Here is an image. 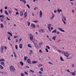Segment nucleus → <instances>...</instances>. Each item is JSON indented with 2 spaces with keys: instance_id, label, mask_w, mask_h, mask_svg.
<instances>
[{
  "instance_id": "nucleus-22",
  "label": "nucleus",
  "mask_w": 76,
  "mask_h": 76,
  "mask_svg": "<svg viewBox=\"0 0 76 76\" xmlns=\"http://www.w3.org/2000/svg\"><path fill=\"white\" fill-rule=\"evenodd\" d=\"M51 26V24H49L48 25V28H50Z\"/></svg>"
},
{
  "instance_id": "nucleus-20",
  "label": "nucleus",
  "mask_w": 76,
  "mask_h": 76,
  "mask_svg": "<svg viewBox=\"0 0 76 76\" xmlns=\"http://www.w3.org/2000/svg\"><path fill=\"white\" fill-rule=\"evenodd\" d=\"M56 37H52L54 41H56Z\"/></svg>"
},
{
  "instance_id": "nucleus-58",
  "label": "nucleus",
  "mask_w": 76,
  "mask_h": 76,
  "mask_svg": "<svg viewBox=\"0 0 76 76\" xmlns=\"http://www.w3.org/2000/svg\"><path fill=\"white\" fill-rule=\"evenodd\" d=\"M22 39H20L19 40V42H20L22 41Z\"/></svg>"
},
{
  "instance_id": "nucleus-45",
  "label": "nucleus",
  "mask_w": 76,
  "mask_h": 76,
  "mask_svg": "<svg viewBox=\"0 0 76 76\" xmlns=\"http://www.w3.org/2000/svg\"><path fill=\"white\" fill-rule=\"evenodd\" d=\"M48 63L49 64H51L52 65H53V63H51V62H48Z\"/></svg>"
},
{
  "instance_id": "nucleus-11",
  "label": "nucleus",
  "mask_w": 76,
  "mask_h": 76,
  "mask_svg": "<svg viewBox=\"0 0 76 76\" xmlns=\"http://www.w3.org/2000/svg\"><path fill=\"white\" fill-rule=\"evenodd\" d=\"M26 16H27V12H26L24 14V18H26Z\"/></svg>"
},
{
  "instance_id": "nucleus-37",
  "label": "nucleus",
  "mask_w": 76,
  "mask_h": 76,
  "mask_svg": "<svg viewBox=\"0 0 76 76\" xmlns=\"http://www.w3.org/2000/svg\"><path fill=\"white\" fill-rule=\"evenodd\" d=\"M15 48L16 50H18V45H15Z\"/></svg>"
},
{
  "instance_id": "nucleus-2",
  "label": "nucleus",
  "mask_w": 76,
  "mask_h": 76,
  "mask_svg": "<svg viewBox=\"0 0 76 76\" xmlns=\"http://www.w3.org/2000/svg\"><path fill=\"white\" fill-rule=\"evenodd\" d=\"M1 53H2L3 52L4 50V46H2L1 48Z\"/></svg>"
},
{
  "instance_id": "nucleus-47",
  "label": "nucleus",
  "mask_w": 76,
  "mask_h": 76,
  "mask_svg": "<svg viewBox=\"0 0 76 76\" xmlns=\"http://www.w3.org/2000/svg\"><path fill=\"white\" fill-rule=\"evenodd\" d=\"M46 47H47L48 48V49H50V48L48 46H47Z\"/></svg>"
},
{
  "instance_id": "nucleus-30",
  "label": "nucleus",
  "mask_w": 76,
  "mask_h": 76,
  "mask_svg": "<svg viewBox=\"0 0 76 76\" xmlns=\"http://www.w3.org/2000/svg\"><path fill=\"white\" fill-rule=\"evenodd\" d=\"M26 6L27 7H28V9L30 8V7L29 6V5H28V4H27L26 5Z\"/></svg>"
},
{
  "instance_id": "nucleus-9",
  "label": "nucleus",
  "mask_w": 76,
  "mask_h": 76,
  "mask_svg": "<svg viewBox=\"0 0 76 76\" xmlns=\"http://www.w3.org/2000/svg\"><path fill=\"white\" fill-rule=\"evenodd\" d=\"M42 11H40L39 16L40 18L42 17Z\"/></svg>"
},
{
  "instance_id": "nucleus-26",
  "label": "nucleus",
  "mask_w": 76,
  "mask_h": 76,
  "mask_svg": "<svg viewBox=\"0 0 76 76\" xmlns=\"http://www.w3.org/2000/svg\"><path fill=\"white\" fill-rule=\"evenodd\" d=\"M63 18L64 20H66V17L63 16Z\"/></svg>"
},
{
  "instance_id": "nucleus-15",
  "label": "nucleus",
  "mask_w": 76,
  "mask_h": 76,
  "mask_svg": "<svg viewBox=\"0 0 76 76\" xmlns=\"http://www.w3.org/2000/svg\"><path fill=\"white\" fill-rule=\"evenodd\" d=\"M57 12H58V13H60V12H62V10H61V9H60V10H57Z\"/></svg>"
},
{
  "instance_id": "nucleus-34",
  "label": "nucleus",
  "mask_w": 76,
  "mask_h": 76,
  "mask_svg": "<svg viewBox=\"0 0 76 76\" xmlns=\"http://www.w3.org/2000/svg\"><path fill=\"white\" fill-rule=\"evenodd\" d=\"M6 19L7 20H10V19L8 17H6Z\"/></svg>"
},
{
  "instance_id": "nucleus-10",
  "label": "nucleus",
  "mask_w": 76,
  "mask_h": 76,
  "mask_svg": "<svg viewBox=\"0 0 76 76\" xmlns=\"http://www.w3.org/2000/svg\"><path fill=\"white\" fill-rule=\"evenodd\" d=\"M75 72L76 71H75L74 72H71L70 73V74H71V75H72L73 76H75Z\"/></svg>"
},
{
  "instance_id": "nucleus-61",
  "label": "nucleus",
  "mask_w": 76,
  "mask_h": 76,
  "mask_svg": "<svg viewBox=\"0 0 76 76\" xmlns=\"http://www.w3.org/2000/svg\"><path fill=\"white\" fill-rule=\"evenodd\" d=\"M67 71L69 73H70V71H69V69L67 70Z\"/></svg>"
},
{
  "instance_id": "nucleus-4",
  "label": "nucleus",
  "mask_w": 76,
  "mask_h": 76,
  "mask_svg": "<svg viewBox=\"0 0 76 76\" xmlns=\"http://www.w3.org/2000/svg\"><path fill=\"white\" fill-rule=\"evenodd\" d=\"M31 26L32 28H35V25L34 24H31Z\"/></svg>"
},
{
  "instance_id": "nucleus-60",
  "label": "nucleus",
  "mask_w": 76,
  "mask_h": 76,
  "mask_svg": "<svg viewBox=\"0 0 76 76\" xmlns=\"http://www.w3.org/2000/svg\"><path fill=\"white\" fill-rule=\"evenodd\" d=\"M48 28L49 29V30L50 32H51V29H50V28Z\"/></svg>"
},
{
  "instance_id": "nucleus-64",
  "label": "nucleus",
  "mask_w": 76,
  "mask_h": 76,
  "mask_svg": "<svg viewBox=\"0 0 76 76\" xmlns=\"http://www.w3.org/2000/svg\"><path fill=\"white\" fill-rule=\"evenodd\" d=\"M4 48L5 50H7V48L6 46H4Z\"/></svg>"
},
{
  "instance_id": "nucleus-48",
  "label": "nucleus",
  "mask_w": 76,
  "mask_h": 76,
  "mask_svg": "<svg viewBox=\"0 0 76 76\" xmlns=\"http://www.w3.org/2000/svg\"><path fill=\"white\" fill-rule=\"evenodd\" d=\"M24 75H25V74H23L22 73H21V76H24Z\"/></svg>"
},
{
  "instance_id": "nucleus-18",
  "label": "nucleus",
  "mask_w": 76,
  "mask_h": 76,
  "mask_svg": "<svg viewBox=\"0 0 76 76\" xmlns=\"http://www.w3.org/2000/svg\"><path fill=\"white\" fill-rule=\"evenodd\" d=\"M20 64L22 66H23V64H24L23 63L22 61H20Z\"/></svg>"
},
{
  "instance_id": "nucleus-49",
  "label": "nucleus",
  "mask_w": 76,
  "mask_h": 76,
  "mask_svg": "<svg viewBox=\"0 0 76 76\" xmlns=\"http://www.w3.org/2000/svg\"><path fill=\"white\" fill-rule=\"evenodd\" d=\"M30 24H31V23H30V22H28V26H30Z\"/></svg>"
},
{
  "instance_id": "nucleus-32",
  "label": "nucleus",
  "mask_w": 76,
  "mask_h": 76,
  "mask_svg": "<svg viewBox=\"0 0 76 76\" xmlns=\"http://www.w3.org/2000/svg\"><path fill=\"white\" fill-rule=\"evenodd\" d=\"M60 59H61V61H64V60L63 58H62V57H61V56L60 57Z\"/></svg>"
},
{
  "instance_id": "nucleus-5",
  "label": "nucleus",
  "mask_w": 76,
  "mask_h": 76,
  "mask_svg": "<svg viewBox=\"0 0 76 76\" xmlns=\"http://www.w3.org/2000/svg\"><path fill=\"white\" fill-rule=\"evenodd\" d=\"M27 62L29 63V64H31V61L29 58L27 59Z\"/></svg>"
},
{
  "instance_id": "nucleus-40",
  "label": "nucleus",
  "mask_w": 76,
  "mask_h": 76,
  "mask_svg": "<svg viewBox=\"0 0 76 76\" xmlns=\"http://www.w3.org/2000/svg\"><path fill=\"white\" fill-rule=\"evenodd\" d=\"M28 47H30V48H32V46H31V45H29V44H28Z\"/></svg>"
},
{
  "instance_id": "nucleus-31",
  "label": "nucleus",
  "mask_w": 76,
  "mask_h": 76,
  "mask_svg": "<svg viewBox=\"0 0 76 76\" xmlns=\"http://www.w3.org/2000/svg\"><path fill=\"white\" fill-rule=\"evenodd\" d=\"M8 40H11V39H10V36H9L8 37Z\"/></svg>"
},
{
  "instance_id": "nucleus-56",
  "label": "nucleus",
  "mask_w": 76,
  "mask_h": 76,
  "mask_svg": "<svg viewBox=\"0 0 76 76\" xmlns=\"http://www.w3.org/2000/svg\"><path fill=\"white\" fill-rule=\"evenodd\" d=\"M11 11H10V10H9V14H11Z\"/></svg>"
},
{
  "instance_id": "nucleus-6",
  "label": "nucleus",
  "mask_w": 76,
  "mask_h": 76,
  "mask_svg": "<svg viewBox=\"0 0 76 76\" xmlns=\"http://www.w3.org/2000/svg\"><path fill=\"white\" fill-rule=\"evenodd\" d=\"M64 55V56H66L67 58V57L69 56V54H68V53H65Z\"/></svg>"
},
{
  "instance_id": "nucleus-13",
  "label": "nucleus",
  "mask_w": 76,
  "mask_h": 76,
  "mask_svg": "<svg viewBox=\"0 0 76 76\" xmlns=\"http://www.w3.org/2000/svg\"><path fill=\"white\" fill-rule=\"evenodd\" d=\"M56 32H57V29H55V30H53L52 31V33H56Z\"/></svg>"
},
{
  "instance_id": "nucleus-17",
  "label": "nucleus",
  "mask_w": 76,
  "mask_h": 76,
  "mask_svg": "<svg viewBox=\"0 0 76 76\" xmlns=\"http://www.w3.org/2000/svg\"><path fill=\"white\" fill-rule=\"evenodd\" d=\"M5 13L7 15H9V13L7 12V10H6L5 11Z\"/></svg>"
},
{
  "instance_id": "nucleus-29",
  "label": "nucleus",
  "mask_w": 76,
  "mask_h": 76,
  "mask_svg": "<svg viewBox=\"0 0 76 76\" xmlns=\"http://www.w3.org/2000/svg\"><path fill=\"white\" fill-rule=\"evenodd\" d=\"M22 2H23V3H24V4H25V3H26V1H25V0H22Z\"/></svg>"
},
{
  "instance_id": "nucleus-35",
  "label": "nucleus",
  "mask_w": 76,
  "mask_h": 76,
  "mask_svg": "<svg viewBox=\"0 0 76 76\" xmlns=\"http://www.w3.org/2000/svg\"><path fill=\"white\" fill-rule=\"evenodd\" d=\"M38 22V20H36L35 21H33V22H34L35 23H37V22Z\"/></svg>"
},
{
  "instance_id": "nucleus-8",
  "label": "nucleus",
  "mask_w": 76,
  "mask_h": 76,
  "mask_svg": "<svg viewBox=\"0 0 76 76\" xmlns=\"http://www.w3.org/2000/svg\"><path fill=\"white\" fill-rule=\"evenodd\" d=\"M39 32H40V33L44 32V30L43 29H40L39 30Z\"/></svg>"
},
{
  "instance_id": "nucleus-53",
  "label": "nucleus",
  "mask_w": 76,
  "mask_h": 76,
  "mask_svg": "<svg viewBox=\"0 0 76 76\" xmlns=\"http://www.w3.org/2000/svg\"><path fill=\"white\" fill-rule=\"evenodd\" d=\"M60 34L59 31H57L56 32V34Z\"/></svg>"
},
{
  "instance_id": "nucleus-33",
  "label": "nucleus",
  "mask_w": 76,
  "mask_h": 76,
  "mask_svg": "<svg viewBox=\"0 0 76 76\" xmlns=\"http://www.w3.org/2000/svg\"><path fill=\"white\" fill-rule=\"evenodd\" d=\"M24 59L25 60H26V59H27V58H28V57L25 56L24 57Z\"/></svg>"
},
{
  "instance_id": "nucleus-36",
  "label": "nucleus",
  "mask_w": 76,
  "mask_h": 76,
  "mask_svg": "<svg viewBox=\"0 0 76 76\" xmlns=\"http://www.w3.org/2000/svg\"><path fill=\"white\" fill-rule=\"evenodd\" d=\"M62 21L64 22V24H66V22H65V21H64V20L63 19H62Z\"/></svg>"
},
{
  "instance_id": "nucleus-55",
  "label": "nucleus",
  "mask_w": 76,
  "mask_h": 76,
  "mask_svg": "<svg viewBox=\"0 0 76 76\" xmlns=\"http://www.w3.org/2000/svg\"><path fill=\"white\" fill-rule=\"evenodd\" d=\"M39 73L40 74H42V72H41V71H39Z\"/></svg>"
},
{
  "instance_id": "nucleus-63",
  "label": "nucleus",
  "mask_w": 76,
  "mask_h": 76,
  "mask_svg": "<svg viewBox=\"0 0 76 76\" xmlns=\"http://www.w3.org/2000/svg\"><path fill=\"white\" fill-rule=\"evenodd\" d=\"M5 9L6 10V9H7V7L6 6L5 7Z\"/></svg>"
},
{
  "instance_id": "nucleus-7",
  "label": "nucleus",
  "mask_w": 76,
  "mask_h": 76,
  "mask_svg": "<svg viewBox=\"0 0 76 76\" xmlns=\"http://www.w3.org/2000/svg\"><path fill=\"white\" fill-rule=\"evenodd\" d=\"M72 58V56L71 55H70L69 54V56H68V57H67V59H70V58Z\"/></svg>"
},
{
  "instance_id": "nucleus-52",
  "label": "nucleus",
  "mask_w": 76,
  "mask_h": 76,
  "mask_svg": "<svg viewBox=\"0 0 76 76\" xmlns=\"http://www.w3.org/2000/svg\"><path fill=\"white\" fill-rule=\"evenodd\" d=\"M4 16V15H0V18H3V17Z\"/></svg>"
},
{
  "instance_id": "nucleus-54",
  "label": "nucleus",
  "mask_w": 76,
  "mask_h": 76,
  "mask_svg": "<svg viewBox=\"0 0 76 76\" xmlns=\"http://www.w3.org/2000/svg\"><path fill=\"white\" fill-rule=\"evenodd\" d=\"M43 44V43L42 42V43H39V45H42V44Z\"/></svg>"
},
{
  "instance_id": "nucleus-42",
  "label": "nucleus",
  "mask_w": 76,
  "mask_h": 76,
  "mask_svg": "<svg viewBox=\"0 0 76 76\" xmlns=\"http://www.w3.org/2000/svg\"><path fill=\"white\" fill-rule=\"evenodd\" d=\"M45 50L47 53H48V49H47V48H46Z\"/></svg>"
},
{
  "instance_id": "nucleus-21",
  "label": "nucleus",
  "mask_w": 76,
  "mask_h": 76,
  "mask_svg": "<svg viewBox=\"0 0 76 76\" xmlns=\"http://www.w3.org/2000/svg\"><path fill=\"white\" fill-rule=\"evenodd\" d=\"M20 15L21 16H23V12L22 11L20 12Z\"/></svg>"
},
{
  "instance_id": "nucleus-27",
  "label": "nucleus",
  "mask_w": 76,
  "mask_h": 76,
  "mask_svg": "<svg viewBox=\"0 0 76 76\" xmlns=\"http://www.w3.org/2000/svg\"><path fill=\"white\" fill-rule=\"evenodd\" d=\"M0 25H1V28H3V23H1L0 24Z\"/></svg>"
},
{
  "instance_id": "nucleus-38",
  "label": "nucleus",
  "mask_w": 76,
  "mask_h": 76,
  "mask_svg": "<svg viewBox=\"0 0 76 76\" xmlns=\"http://www.w3.org/2000/svg\"><path fill=\"white\" fill-rule=\"evenodd\" d=\"M0 12H1V13H3V10H2V9H1L0 10Z\"/></svg>"
},
{
  "instance_id": "nucleus-16",
  "label": "nucleus",
  "mask_w": 76,
  "mask_h": 76,
  "mask_svg": "<svg viewBox=\"0 0 76 76\" xmlns=\"http://www.w3.org/2000/svg\"><path fill=\"white\" fill-rule=\"evenodd\" d=\"M30 53L29 54L30 55H31V54H32V53H33V52H32V50H30Z\"/></svg>"
},
{
  "instance_id": "nucleus-1",
  "label": "nucleus",
  "mask_w": 76,
  "mask_h": 76,
  "mask_svg": "<svg viewBox=\"0 0 76 76\" xmlns=\"http://www.w3.org/2000/svg\"><path fill=\"white\" fill-rule=\"evenodd\" d=\"M10 72H14L15 71V69L14 67L13 66H11L10 67Z\"/></svg>"
},
{
  "instance_id": "nucleus-62",
  "label": "nucleus",
  "mask_w": 76,
  "mask_h": 76,
  "mask_svg": "<svg viewBox=\"0 0 76 76\" xmlns=\"http://www.w3.org/2000/svg\"><path fill=\"white\" fill-rule=\"evenodd\" d=\"M72 13H74L75 12V10H72Z\"/></svg>"
},
{
  "instance_id": "nucleus-24",
  "label": "nucleus",
  "mask_w": 76,
  "mask_h": 76,
  "mask_svg": "<svg viewBox=\"0 0 76 76\" xmlns=\"http://www.w3.org/2000/svg\"><path fill=\"white\" fill-rule=\"evenodd\" d=\"M0 67L1 69H3V66L1 65H0Z\"/></svg>"
},
{
  "instance_id": "nucleus-28",
  "label": "nucleus",
  "mask_w": 76,
  "mask_h": 76,
  "mask_svg": "<svg viewBox=\"0 0 76 76\" xmlns=\"http://www.w3.org/2000/svg\"><path fill=\"white\" fill-rule=\"evenodd\" d=\"M34 45H35V47H36L37 48L38 47V45H37V44L36 43H35V44H34Z\"/></svg>"
},
{
  "instance_id": "nucleus-23",
  "label": "nucleus",
  "mask_w": 76,
  "mask_h": 76,
  "mask_svg": "<svg viewBox=\"0 0 76 76\" xmlns=\"http://www.w3.org/2000/svg\"><path fill=\"white\" fill-rule=\"evenodd\" d=\"M20 48H22V44H20L19 45Z\"/></svg>"
},
{
  "instance_id": "nucleus-25",
  "label": "nucleus",
  "mask_w": 76,
  "mask_h": 76,
  "mask_svg": "<svg viewBox=\"0 0 76 76\" xmlns=\"http://www.w3.org/2000/svg\"><path fill=\"white\" fill-rule=\"evenodd\" d=\"M30 39L31 40H32L33 39V36L30 37Z\"/></svg>"
},
{
  "instance_id": "nucleus-57",
  "label": "nucleus",
  "mask_w": 76,
  "mask_h": 76,
  "mask_svg": "<svg viewBox=\"0 0 76 76\" xmlns=\"http://www.w3.org/2000/svg\"><path fill=\"white\" fill-rule=\"evenodd\" d=\"M53 18H54L53 17H51L50 18V20H52V19H53Z\"/></svg>"
},
{
  "instance_id": "nucleus-12",
  "label": "nucleus",
  "mask_w": 76,
  "mask_h": 76,
  "mask_svg": "<svg viewBox=\"0 0 76 76\" xmlns=\"http://www.w3.org/2000/svg\"><path fill=\"white\" fill-rule=\"evenodd\" d=\"M37 63H38V61H32V63H33V64H35Z\"/></svg>"
},
{
  "instance_id": "nucleus-44",
  "label": "nucleus",
  "mask_w": 76,
  "mask_h": 76,
  "mask_svg": "<svg viewBox=\"0 0 76 76\" xmlns=\"http://www.w3.org/2000/svg\"><path fill=\"white\" fill-rule=\"evenodd\" d=\"M24 73L25 74V75H28V73L26 72H24Z\"/></svg>"
},
{
  "instance_id": "nucleus-46",
  "label": "nucleus",
  "mask_w": 76,
  "mask_h": 76,
  "mask_svg": "<svg viewBox=\"0 0 76 76\" xmlns=\"http://www.w3.org/2000/svg\"><path fill=\"white\" fill-rule=\"evenodd\" d=\"M40 70L42 72V71H43V69H42V67L41 68V69H40Z\"/></svg>"
},
{
  "instance_id": "nucleus-51",
  "label": "nucleus",
  "mask_w": 76,
  "mask_h": 76,
  "mask_svg": "<svg viewBox=\"0 0 76 76\" xmlns=\"http://www.w3.org/2000/svg\"><path fill=\"white\" fill-rule=\"evenodd\" d=\"M72 67H75V64H72Z\"/></svg>"
},
{
  "instance_id": "nucleus-14",
  "label": "nucleus",
  "mask_w": 76,
  "mask_h": 76,
  "mask_svg": "<svg viewBox=\"0 0 76 76\" xmlns=\"http://www.w3.org/2000/svg\"><path fill=\"white\" fill-rule=\"evenodd\" d=\"M1 64L3 66H4L5 64H4V62H1Z\"/></svg>"
},
{
  "instance_id": "nucleus-59",
  "label": "nucleus",
  "mask_w": 76,
  "mask_h": 76,
  "mask_svg": "<svg viewBox=\"0 0 76 76\" xmlns=\"http://www.w3.org/2000/svg\"><path fill=\"white\" fill-rule=\"evenodd\" d=\"M16 15H19V12H16Z\"/></svg>"
},
{
  "instance_id": "nucleus-43",
  "label": "nucleus",
  "mask_w": 76,
  "mask_h": 76,
  "mask_svg": "<svg viewBox=\"0 0 76 76\" xmlns=\"http://www.w3.org/2000/svg\"><path fill=\"white\" fill-rule=\"evenodd\" d=\"M30 72H31V73H34V71L31 69L30 70Z\"/></svg>"
},
{
  "instance_id": "nucleus-50",
  "label": "nucleus",
  "mask_w": 76,
  "mask_h": 76,
  "mask_svg": "<svg viewBox=\"0 0 76 76\" xmlns=\"http://www.w3.org/2000/svg\"><path fill=\"white\" fill-rule=\"evenodd\" d=\"M37 9H38V7H35V8H34V10H36Z\"/></svg>"
},
{
  "instance_id": "nucleus-39",
  "label": "nucleus",
  "mask_w": 76,
  "mask_h": 76,
  "mask_svg": "<svg viewBox=\"0 0 76 76\" xmlns=\"http://www.w3.org/2000/svg\"><path fill=\"white\" fill-rule=\"evenodd\" d=\"M0 61H4V59H0Z\"/></svg>"
},
{
  "instance_id": "nucleus-41",
  "label": "nucleus",
  "mask_w": 76,
  "mask_h": 76,
  "mask_svg": "<svg viewBox=\"0 0 76 76\" xmlns=\"http://www.w3.org/2000/svg\"><path fill=\"white\" fill-rule=\"evenodd\" d=\"M58 51L59 52H60V53H62L63 52V51H62L61 50H58Z\"/></svg>"
},
{
  "instance_id": "nucleus-19",
  "label": "nucleus",
  "mask_w": 76,
  "mask_h": 76,
  "mask_svg": "<svg viewBox=\"0 0 76 76\" xmlns=\"http://www.w3.org/2000/svg\"><path fill=\"white\" fill-rule=\"evenodd\" d=\"M7 34H8L10 35L11 37H12V33H10V32H8Z\"/></svg>"
},
{
  "instance_id": "nucleus-3",
  "label": "nucleus",
  "mask_w": 76,
  "mask_h": 76,
  "mask_svg": "<svg viewBox=\"0 0 76 76\" xmlns=\"http://www.w3.org/2000/svg\"><path fill=\"white\" fill-rule=\"evenodd\" d=\"M58 29L59 31H60L61 32H65V31H64V30H63V29L62 28H58Z\"/></svg>"
}]
</instances>
